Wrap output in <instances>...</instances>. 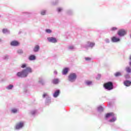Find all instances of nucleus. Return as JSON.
<instances>
[{
    "mask_svg": "<svg viewBox=\"0 0 131 131\" xmlns=\"http://www.w3.org/2000/svg\"><path fill=\"white\" fill-rule=\"evenodd\" d=\"M31 72H32V70H31V68L28 67L22 71L18 72L16 74V75L18 77H27L28 73H31Z\"/></svg>",
    "mask_w": 131,
    "mask_h": 131,
    "instance_id": "nucleus-1",
    "label": "nucleus"
},
{
    "mask_svg": "<svg viewBox=\"0 0 131 131\" xmlns=\"http://www.w3.org/2000/svg\"><path fill=\"white\" fill-rule=\"evenodd\" d=\"M103 86L105 90L111 91V90H113V83H112L111 81L108 82L104 83Z\"/></svg>",
    "mask_w": 131,
    "mask_h": 131,
    "instance_id": "nucleus-2",
    "label": "nucleus"
},
{
    "mask_svg": "<svg viewBox=\"0 0 131 131\" xmlns=\"http://www.w3.org/2000/svg\"><path fill=\"white\" fill-rule=\"evenodd\" d=\"M77 77V76L76 75V74L71 73L69 75V80L72 82H73V81H75Z\"/></svg>",
    "mask_w": 131,
    "mask_h": 131,
    "instance_id": "nucleus-3",
    "label": "nucleus"
},
{
    "mask_svg": "<svg viewBox=\"0 0 131 131\" xmlns=\"http://www.w3.org/2000/svg\"><path fill=\"white\" fill-rule=\"evenodd\" d=\"M126 31L124 29H120L118 32V34L119 36H124L126 34Z\"/></svg>",
    "mask_w": 131,
    "mask_h": 131,
    "instance_id": "nucleus-4",
    "label": "nucleus"
},
{
    "mask_svg": "<svg viewBox=\"0 0 131 131\" xmlns=\"http://www.w3.org/2000/svg\"><path fill=\"white\" fill-rule=\"evenodd\" d=\"M23 126H24V123L23 122H20L16 124L15 128L16 129H20V128H22Z\"/></svg>",
    "mask_w": 131,
    "mask_h": 131,
    "instance_id": "nucleus-5",
    "label": "nucleus"
},
{
    "mask_svg": "<svg viewBox=\"0 0 131 131\" xmlns=\"http://www.w3.org/2000/svg\"><path fill=\"white\" fill-rule=\"evenodd\" d=\"M47 39L50 42H53V43L57 42V39L55 37H48Z\"/></svg>",
    "mask_w": 131,
    "mask_h": 131,
    "instance_id": "nucleus-6",
    "label": "nucleus"
},
{
    "mask_svg": "<svg viewBox=\"0 0 131 131\" xmlns=\"http://www.w3.org/2000/svg\"><path fill=\"white\" fill-rule=\"evenodd\" d=\"M10 45L12 47H18V46L20 45V43L18 41L13 40L11 41V42L10 43Z\"/></svg>",
    "mask_w": 131,
    "mask_h": 131,
    "instance_id": "nucleus-7",
    "label": "nucleus"
},
{
    "mask_svg": "<svg viewBox=\"0 0 131 131\" xmlns=\"http://www.w3.org/2000/svg\"><path fill=\"white\" fill-rule=\"evenodd\" d=\"M120 40V39H119V38H117L115 36L112 37V41L113 42H117V41H119Z\"/></svg>",
    "mask_w": 131,
    "mask_h": 131,
    "instance_id": "nucleus-8",
    "label": "nucleus"
},
{
    "mask_svg": "<svg viewBox=\"0 0 131 131\" xmlns=\"http://www.w3.org/2000/svg\"><path fill=\"white\" fill-rule=\"evenodd\" d=\"M124 84L125 86H130L131 84V81L129 80H126L124 81Z\"/></svg>",
    "mask_w": 131,
    "mask_h": 131,
    "instance_id": "nucleus-9",
    "label": "nucleus"
},
{
    "mask_svg": "<svg viewBox=\"0 0 131 131\" xmlns=\"http://www.w3.org/2000/svg\"><path fill=\"white\" fill-rule=\"evenodd\" d=\"M69 70V69H68V68H64L63 70H62V74L63 75H66V74H67L68 73V71Z\"/></svg>",
    "mask_w": 131,
    "mask_h": 131,
    "instance_id": "nucleus-10",
    "label": "nucleus"
},
{
    "mask_svg": "<svg viewBox=\"0 0 131 131\" xmlns=\"http://www.w3.org/2000/svg\"><path fill=\"white\" fill-rule=\"evenodd\" d=\"M40 48L39 47V45H36L35 47L34 48L33 51L35 52V53H36L39 51V49Z\"/></svg>",
    "mask_w": 131,
    "mask_h": 131,
    "instance_id": "nucleus-11",
    "label": "nucleus"
},
{
    "mask_svg": "<svg viewBox=\"0 0 131 131\" xmlns=\"http://www.w3.org/2000/svg\"><path fill=\"white\" fill-rule=\"evenodd\" d=\"M59 94H60V90H57L53 94V97H54V98H57V97L59 96Z\"/></svg>",
    "mask_w": 131,
    "mask_h": 131,
    "instance_id": "nucleus-12",
    "label": "nucleus"
},
{
    "mask_svg": "<svg viewBox=\"0 0 131 131\" xmlns=\"http://www.w3.org/2000/svg\"><path fill=\"white\" fill-rule=\"evenodd\" d=\"M111 116H114V113H110L106 114L105 115L106 118H108V117H110Z\"/></svg>",
    "mask_w": 131,
    "mask_h": 131,
    "instance_id": "nucleus-13",
    "label": "nucleus"
},
{
    "mask_svg": "<svg viewBox=\"0 0 131 131\" xmlns=\"http://www.w3.org/2000/svg\"><path fill=\"white\" fill-rule=\"evenodd\" d=\"M29 59L30 61H33L34 60H35L36 57L35 56L32 55L29 56Z\"/></svg>",
    "mask_w": 131,
    "mask_h": 131,
    "instance_id": "nucleus-14",
    "label": "nucleus"
},
{
    "mask_svg": "<svg viewBox=\"0 0 131 131\" xmlns=\"http://www.w3.org/2000/svg\"><path fill=\"white\" fill-rule=\"evenodd\" d=\"M53 83L54 84H57L59 83V79H54L52 81Z\"/></svg>",
    "mask_w": 131,
    "mask_h": 131,
    "instance_id": "nucleus-15",
    "label": "nucleus"
},
{
    "mask_svg": "<svg viewBox=\"0 0 131 131\" xmlns=\"http://www.w3.org/2000/svg\"><path fill=\"white\" fill-rule=\"evenodd\" d=\"M125 69H126V72H127L128 73H130V72H131V68H130L126 67Z\"/></svg>",
    "mask_w": 131,
    "mask_h": 131,
    "instance_id": "nucleus-16",
    "label": "nucleus"
},
{
    "mask_svg": "<svg viewBox=\"0 0 131 131\" xmlns=\"http://www.w3.org/2000/svg\"><path fill=\"white\" fill-rule=\"evenodd\" d=\"M115 76L116 77H118V76H121V73L120 72H117L115 74Z\"/></svg>",
    "mask_w": 131,
    "mask_h": 131,
    "instance_id": "nucleus-17",
    "label": "nucleus"
},
{
    "mask_svg": "<svg viewBox=\"0 0 131 131\" xmlns=\"http://www.w3.org/2000/svg\"><path fill=\"white\" fill-rule=\"evenodd\" d=\"M14 88V86L12 84H10L7 88V90H12Z\"/></svg>",
    "mask_w": 131,
    "mask_h": 131,
    "instance_id": "nucleus-18",
    "label": "nucleus"
},
{
    "mask_svg": "<svg viewBox=\"0 0 131 131\" xmlns=\"http://www.w3.org/2000/svg\"><path fill=\"white\" fill-rule=\"evenodd\" d=\"M11 112H12V113H17V112H18V110H17V109L16 108H13L12 110H11Z\"/></svg>",
    "mask_w": 131,
    "mask_h": 131,
    "instance_id": "nucleus-19",
    "label": "nucleus"
},
{
    "mask_svg": "<svg viewBox=\"0 0 131 131\" xmlns=\"http://www.w3.org/2000/svg\"><path fill=\"white\" fill-rule=\"evenodd\" d=\"M116 120V118H113L112 119L110 120V122H114Z\"/></svg>",
    "mask_w": 131,
    "mask_h": 131,
    "instance_id": "nucleus-20",
    "label": "nucleus"
},
{
    "mask_svg": "<svg viewBox=\"0 0 131 131\" xmlns=\"http://www.w3.org/2000/svg\"><path fill=\"white\" fill-rule=\"evenodd\" d=\"M46 32L47 33H52V30L51 29H47L46 30Z\"/></svg>",
    "mask_w": 131,
    "mask_h": 131,
    "instance_id": "nucleus-21",
    "label": "nucleus"
},
{
    "mask_svg": "<svg viewBox=\"0 0 131 131\" xmlns=\"http://www.w3.org/2000/svg\"><path fill=\"white\" fill-rule=\"evenodd\" d=\"M18 54H23V51L21 49H19L17 51Z\"/></svg>",
    "mask_w": 131,
    "mask_h": 131,
    "instance_id": "nucleus-22",
    "label": "nucleus"
},
{
    "mask_svg": "<svg viewBox=\"0 0 131 131\" xmlns=\"http://www.w3.org/2000/svg\"><path fill=\"white\" fill-rule=\"evenodd\" d=\"M98 110L99 111H103V107L99 106V107H98Z\"/></svg>",
    "mask_w": 131,
    "mask_h": 131,
    "instance_id": "nucleus-23",
    "label": "nucleus"
},
{
    "mask_svg": "<svg viewBox=\"0 0 131 131\" xmlns=\"http://www.w3.org/2000/svg\"><path fill=\"white\" fill-rule=\"evenodd\" d=\"M46 10H42V11H41V15H42V16H43V15H46Z\"/></svg>",
    "mask_w": 131,
    "mask_h": 131,
    "instance_id": "nucleus-24",
    "label": "nucleus"
},
{
    "mask_svg": "<svg viewBox=\"0 0 131 131\" xmlns=\"http://www.w3.org/2000/svg\"><path fill=\"white\" fill-rule=\"evenodd\" d=\"M92 84V81H88L86 82V84H87L88 85H90V84Z\"/></svg>",
    "mask_w": 131,
    "mask_h": 131,
    "instance_id": "nucleus-25",
    "label": "nucleus"
},
{
    "mask_svg": "<svg viewBox=\"0 0 131 131\" xmlns=\"http://www.w3.org/2000/svg\"><path fill=\"white\" fill-rule=\"evenodd\" d=\"M3 33H6V32H8V29H4L3 30Z\"/></svg>",
    "mask_w": 131,
    "mask_h": 131,
    "instance_id": "nucleus-26",
    "label": "nucleus"
},
{
    "mask_svg": "<svg viewBox=\"0 0 131 131\" xmlns=\"http://www.w3.org/2000/svg\"><path fill=\"white\" fill-rule=\"evenodd\" d=\"M117 30V28L113 27L111 29L112 31H114V30Z\"/></svg>",
    "mask_w": 131,
    "mask_h": 131,
    "instance_id": "nucleus-27",
    "label": "nucleus"
},
{
    "mask_svg": "<svg viewBox=\"0 0 131 131\" xmlns=\"http://www.w3.org/2000/svg\"><path fill=\"white\" fill-rule=\"evenodd\" d=\"M26 64H23L21 66V68H25L26 67Z\"/></svg>",
    "mask_w": 131,
    "mask_h": 131,
    "instance_id": "nucleus-28",
    "label": "nucleus"
},
{
    "mask_svg": "<svg viewBox=\"0 0 131 131\" xmlns=\"http://www.w3.org/2000/svg\"><path fill=\"white\" fill-rule=\"evenodd\" d=\"M85 60H86V61H90L91 60V58L86 57V58H85Z\"/></svg>",
    "mask_w": 131,
    "mask_h": 131,
    "instance_id": "nucleus-29",
    "label": "nucleus"
},
{
    "mask_svg": "<svg viewBox=\"0 0 131 131\" xmlns=\"http://www.w3.org/2000/svg\"><path fill=\"white\" fill-rule=\"evenodd\" d=\"M90 47H93L94 46H95V43H90Z\"/></svg>",
    "mask_w": 131,
    "mask_h": 131,
    "instance_id": "nucleus-30",
    "label": "nucleus"
},
{
    "mask_svg": "<svg viewBox=\"0 0 131 131\" xmlns=\"http://www.w3.org/2000/svg\"><path fill=\"white\" fill-rule=\"evenodd\" d=\"M57 11H58V12H61V11H62V8H58L57 9Z\"/></svg>",
    "mask_w": 131,
    "mask_h": 131,
    "instance_id": "nucleus-31",
    "label": "nucleus"
},
{
    "mask_svg": "<svg viewBox=\"0 0 131 131\" xmlns=\"http://www.w3.org/2000/svg\"><path fill=\"white\" fill-rule=\"evenodd\" d=\"M47 93H45V94H43L42 97L43 98H46V97H47Z\"/></svg>",
    "mask_w": 131,
    "mask_h": 131,
    "instance_id": "nucleus-32",
    "label": "nucleus"
},
{
    "mask_svg": "<svg viewBox=\"0 0 131 131\" xmlns=\"http://www.w3.org/2000/svg\"><path fill=\"white\" fill-rule=\"evenodd\" d=\"M54 72L55 74H57V71H55Z\"/></svg>",
    "mask_w": 131,
    "mask_h": 131,
    "instance_id": "nucleus-33",
    "label": "nucleus"
},
{
    "mask_svg": "<svg viewBox=\"0 0 131 131\" xmlns=\"http://www.w3.org/2000/svg\"><path fill=\"white\" fill-rule=\"evenodd\" d=\"M129 66H130V67H131V61L129 62Z\"/></svg>",
    "mask_w": 131,
    "mask_h": 131,
    "instance_id": "nucleus-34",
    "label": "nucleus"
},
{
    "mask_svg": "<svg viewBox=\"0 0 131 131\" xmlns=\"http://www.w3.org/2000/svg\"><path fill=\"white\" fill-rule=\"evenodd\" d=\"M129 59L130 60H131V55L129 56Z\"/></svg>",
    "mask_w": 131,
    "mask_h": 131,
    "instance_id": "nucleus-35",
    "label": "nucleus"
},
{
    "mask_svg": "<svg viewBox=\"0 0 131 131\" xmlns=\"http://www.w3.org/2000/svg\"><path fill=\"white\" fill-rule=\"evenodd\" d=\"M70 49H73V47H70Z\"/></svg>",
    "mask_w": 131,
    "mask_h": 131,
    "instance_id": "nucleus-36",
    "label": "nucleus"
},
{
    "mask_svg": "<svg viewBox=\"0 0 131 131\" xmlns=\"http://www.w3.org/2000/svg\"><path fill=\"white\" fill-rule=\"evenodd\" d=\"M125 78H127V77L126 76H125Z\"/></svg>",
    "mask_w": 131,
    "mask_h": 131,
    "instance_id": "nucleus-37",
    "label": "nucleus"
},
{
    "mask_svg": "<svg viewBox=\"0 0 131 131\" xmlns=\"http://www.w3.org/2000/svg\"><path fill=\"white\" fill-rule=\"evenodd\" d=\"M0 18H1V15H0Z\"/></svg>",
    "mask_w": 131,
    "mask_h": 131,
    "instance_id": "nucleus-38",
    "label": "nucleus"
},
{
    "mask_svg": "<svg viewBox=\"0 0 131 131\" xmlns=\"http://www.w3.org/2000/svg\"><path fill=\"white\" fill-rule=\"evenodd\" d=\"M0 41H1V39H0Z\"/></svg>",
    "mask_w": 131,
    "mask_h": 131,
    "instance_id": "nucleus-39",
    "label": "nucleus"
}]
</instances>
